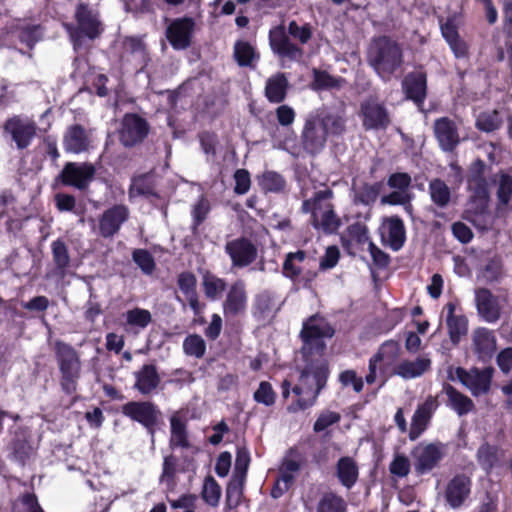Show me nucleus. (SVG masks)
I'll return each instance as SVG.
<instances>
[{"mask_svg": "<svg viewBox=\"0 0 512 512\" xmlns=\"http://www.w3.org/2000/svg\"><path fill=\"white\" fill-rule=\"evenodd\" d=\"M204 293L211 300L218 299L226 289V282L214 275H206L203 278Z\"/></svg>", "mask_w": 512, "mask_h": 512, "instance_id": "nucleus-52", "label": "nucleus"}, {"mask_svg": "<svg viewBox=\"0 0 512 512\" xmlns=\"http://www.w3.org/2000/svg\"><path fill=\"white\" fill-rule=\"evenodd\" d=\"M148 122L137 114H126L119 129L120 142L125 147H132L142 142L148 135Z\"/></svg>", "mask_w": 512, "mask_h": 512, "instance_id": "nucleus-14", "label": "nucleus"}, {"mask_svg": "<svg viewBox=\"0 0 512 512\" xmlns=\"http://www.w3.org/2000/svg\"><path fill=\"white\" fill-rule=\"evenodd\" d=\"M429 193L432 202L440 208H445L450 203V188L441 179L436 178L430 181Z\"/></svg>", "mask_w": 512, "mask_h": 512, "instance_id": "nucleus-42", "label": "nucleus"}, {"mask_svg": "<svg viewBox=\"0 0 512 512\" xmlns=\"http://www.w3.org/2000/svg\"><path fill=\"white\" fill-rule=\"evenodd\" d=\"M134 376L136 380L134 388L142 395L151 394L156 390L161 381L157 368L153 364L143 365L140 370L134 373Z\"/></svg>", "mask_w": 512, "mask_h": 512, "instance_id": "nucleus-29", "label": "nucleus"}, {"mask_svg": "<svg viewBox=\"0 0 512 512\" xmlns=\"http://www.w3.org/2000/svg\"><path fill=\"white\" fill-rule=\"evenodd\" d=\"M314 80L311 84L313 90H327L340 88L342 86V79L336 78L328 74L326 71L314 69Z\"/></svg>", "mask_w": 512, "mask_h": 512, "instance_id": "nucleus-49", "label": "nucleus"}, {"mask_svg": "<svg viewBox=\"0 0 512 512\" xmlns=\"http://www.w3.org/2000/svg\"><path fill=\"white\" fill-rule=\"evenodd\" d=\"M269 42L273 52L282 58L295 61L303 55L302 49L291 42L284 26H277L270 30Z\"/></svg>", "mask_w": 512, "mask_h": 512, "instance_id": "nucleus-23", "label": "nucleus"}, {"mask_svg": "<svg viewBox=\"0 0 512 512\" xmlns=\"http://www.w3.org/2000/svg\"><path fill=\"white\" fill-rule=\"evenodd\" d=\"M247 307V292L243 281L234 282L223 302V312L226 317H235L243 314Z\"/></svg>", "mask_w": 512, "mask_h": 512, "instance_id": "nucleus-25", "label": "nucleus"}, {"mask_svg": "<svg viewBox=\"0 0 512 512\" xmlns=\"http://www.w3.org/2000/svg\"><path fill=\"white\" fill-rule=\"evenodd\" d=\"M194 26V20L189 17L173 20L166 29V37L171 46L176 50L188 48L191 44Z\"/></svg>", "mask_w": 512, "mask_h": 512, "instance_id": "nucleus-20", "label": "nucleus"}, {"mask_svg": "<svg viewBox=\"0 0 512 512\" xmlns=\"http://www.w3.org/2000/svg\"><path fill=\"white\" fill-rule=\"evenodd\" d=\"M493 373L494 368L492 367H485L483 369L474 367L469 370L458 367L455 369L456 378L467 389H469L474 396L488 393L490 390Z\"/></svg>", "mask_w": 512, "mask_h": 512, "instance_id": "nucleus-9", "label": "nucleus"}, {"mask_svg": "<svg viewBox=\"0 0 512 512\" xmlns=\"http://www.w3.org/2000/svg\"><path fill=\"white\" fill-rule=\"evenodd\" d=\"M225 251L230 256L232 265L243 268L253 263L257 258L256 246L246 238L228 241Z\"/></svg>", "mask_w": 512, "mask_h": 512, "instance_id": "nucleus-21", "label": "nucleus"}, {"mask_svg": "<svg viewBox=\"0 0 512 512\" xmlns=\"http://www.w3.org/2000/svg\"><path fill=\"white\" fill-rule=\"evenodd\" d=\"M288 80L284 73H277L266 81L265 96L272 103H281L287 94Z\"/></svg>", "mask_w": 512, "mask_h": 512, "instance_id": "nucleus-34", "label": "nucleus"}, {"mask_svg": "<svg viewBox=\"0 0 512 512\" xmlns=\"http://www.w3.org/2000/svg\"><path fill=\"white\" fill-rule=\"evenodd\" d=\"M335 474L342 486L347 489L352 488L359 476L357 462L349 456L341 457L337 461Z\"/></svg>", "mask_w": 512, "mask_h": 512, "instance_id": "nucleus-32", "label": "nucleus"}, {"mask_svg": "<svg viewBox=\"0 0 512 512\" xmlns=\"http://www.w3.org/2000/svg\"><path fill=\"white\" fill-rule=\"evenodd\" d=\"M54 350L61 373V387L67 394L77 390L78 380L81 374V361L78 352L69 344L57 340Z\"/></svg>", "mask_w": 512, "mask_h": 512, "instance_id": "nucleus-4", "label": "nucleus"}, {"mask_svg": "<svg viewBox=\"0 0 512 512\" xmlns=\"http://www.w3.org/2000/svg\"><path fill=\"white\" fill-rule=\"evenodd\" d=\"M262 190L266 193H278L284 190L286 181L282 175L275 171H266L258 177Z\"/></svg>", "mask_w": 512, "mask_h": 512, "instance_id": "nucleus-45", "label": "nucleus"}, {"mask_svg": "<svg viewBox=\"0 0 512 512\" xmlns=\"http://www.w3.org/2000/svg\"><path fill=\"white\" fill-rule=\"evenodd\" d=\"M360 116L365 130H386L391 123L387 108L375 98H368L361 103Z\"/></svg>", "mask_w": 512, "mask_h": 512, "instance_id": "nucleus-10", "label": "nucleus"}, {"mask_svg": "<svg viewBox=\"0 0 512 512\" xmlns=\"http://www.w3.org/2000/svg\"><path fill=\"white\" fill-rule=\"evenodd\" d=\"M4 130L11 135L18 149H25L36 136L37 126L32 119L14 116L5 122Z\"/></svg>", "mask_w": 512, "mask_h": 512, "instance_id": "nucleus-15", "label": "nucleus"}, {"mask_svg": "<svg viewBox=\"0 0 512 512\" xmlns=\"http://www.w3.org/2000/svg\"><path fill=\"white\" fill-rule=\"evenodd\" d=\"M381 238L392 250H400L406 240L403 221L396 216L385 219L381 226Z\"/></svg>", "mask_w": 512, "mask_h": 512, "instance_id": "nucleus-27", "label": "nucleus"}, {"mask_svg": "<svg viewBox=\"0 0 512 512\" xmlns=\"http://www.w3.org/2000/svg\"><path fill=\"white\" fill-rule=\"evenodd\" d=\"M503 119L497 110L480 113L476 119V127L484 132H493L501 127Z\"/></svg>", "mask_w": 512, "mask_h": 512, "instance_id": "nucleus-47", "label": "nucleus"}, {"mask_svg": "<svg viewBox=\"0 0 512 512\" xmlns=\"http://www.w3.org/2000/svg\"><path fill=\"white\" fill-rule=\"evenodd\" d=\"M346 502L335 493H325L317 503L316 512H346Z\"/></svg>", "mask_w": 512, "mask_h": 512, "instance_id": "nucleus-46", "label": "nucleus"}, {"mask_svg": "<svg viewBox=\"0 0 512 512\" xmlns=\"http://www.w3.org/2000/svg\"><path fill=\"white\" fill-rule=\"evenodd\" d=\"M333 196L334 193L329 188L316 191L311 198L303 201L301 210L303 213H310L311 217L320 212L328 211L334 208L332 204Z\"/></svg>", "mask_w": 512, "mask_h": 512, "instance_id": "nucleus-31", "label": "nucleus"}, {"mask_svg": "<svg viewBox=\"0 0 512 512\" xmlns=\"http://www.w3.org/2000/svg\"><path fill=\"white\" fill-rule=\"evenodd\" d=\"M63 145L68 153L79 154L87 151L90 141L84 127L79 124L69 126L64 134Z\"/></svg>", "mask_w": 512, "mask_h": 512, "instance_id": "nucleus-28", "label": "nucleus"}, {"mask_svg": "<svg viewBox=\"0 0 512 512\" xmlns=\"http://www.w3.org/2000/svg\"><path fill=\"white\" fill-rule=\"evenodd\" d=\"M234 57L239 66H252L258 58L255 49L248 42L237 41L234 45Z\"/></svg>", "mask_w": 512, "mask_h": 512, "instance_id": "nucleus-48", "label": "nucleus"}, {"mask_svg": "<svg viewBox=\"0 0 512 512\" xmlns=\"http://www.w3.org/2000/svg\"><path fill=\"white\" fill-rule=\"evenodd\" d=\"M170 430L171 434L169 444L171 448L190 447L186 423L183 419L180 418L179 413H175L170 417Z\"/></svg>", "mask_w": 512, "mask_h": 512, "instance_id": "nucleus-37", "label": "nucleus"}, {"mask_svg": "<svg viewBox=\"0 0 512 512\" xmlns=\"http://www.w3.org/2000/svg\"><path fill=\"white\" fill-rule=\"evenodd\" d=\"M125 318L129 326L140 329H145L152 322L150 311L138 307L128 310Z\"/></svg>", "mask_w": 512, "mask_h": 512, "instance_id": "nucleus-50", "label": "nucleus"}, {"mask_svg": "<svg viewBox=\"0 0 512 512\" xmlns=\"http://www.w3.org/2000/svg\"><path fill=\"white\" fill-rule=\"evenodd\" d=\"M201 495L208 505L213 507L218 505L221 497V487L212 476L205 478Z\"/></svg>", "mask_w": 512, "mask_h": 512, "instance_id": "nucleus-53", "label": "nucleus"}, {"mask_svg": "<svg viewBox=\"0 0 512 512\" xmlns=\"http://www.w3.org/2000/svg\"><path fill=\"white\" fill-rule=\"evenodd\" d=\"M443 392L447 396V405L459 416L466 415L474 409L473 401L453 386L446 384Z\"/></svg>", "mask_w": 512, "mask_h": 512, "instance_id": "nucleus-33", "label": "nucleus"}, {"mask_svg": "<svg viewBox=\"0 0 512 512\" xmlns=\"http://www.w3.org/2000/svg\"><path fill=\"white\" fill-rule=\"evenodd\" d=\"M254 400L266 406H271L275 402V393L269 382L262 381L254 393Z\"/></svg>", "mask_w": 512, "mask_h": 512, "instance_id": "nucleus-60", "label": "nucleus"}, {"mask_svg": "<svg viewBox=\"0 0 512 512\" xmlns=\"http://www.w3.org/2000/svg\"><path fill=\"white\" fill-rule=\"evenodd\" d=\"M123 49L142 62L146 59V45L140 37H126L123 41Z\"/></svg>", "mask_w": 512, "mask_h": 512, "instance_id": "nucleus-55", "label": "nucleus"}, {"mask_svg": "<svg viewBox=\"0 0 512 512\" xmlns=\"http://www.w3.org/2000/svg\"><path fill=\"white\" fill-rule=\"evenodd\" d=\"M346 130V117L342 110L321 108L305 119L301 132V145L311 155L319 154L329 136H340Z\"/></svg>", "mask_w": 512, "mask_h": 512, "instance_id": "nucleus-2", "label": "nucleus"}, {"mask_svg": "<svg viewBox=\"0 0 512 512\" xmlns=\"http://www.w3.org/2000/svg\"><path fill=\"white\" fill-rule=\"evenodd\" d=\"M274 295L262 292L256 296L254 302V315L259 319L272 317L278 310Z\"/></svg>", "mask_w": 512, "mask_h": 512, "instance_id": "nucleus-39", "label": "nucleus"}, {"mask_svg": "<svg viewBox=\"0 0 512 512\" xmlns=\"http://www.w3.org/2000/svg\"><path fill=\"white\" fill-rule=\"evenodd\" d=\"M96 168L88 162H68L59 175L61 182L78 190H86L93 181Z\"/></svg>", "mask_w": 512, "mask_h": 512, "instance_id": "nucleus-12", "label": "nucleus"}, {"mask_svg": "<svg viewBox=\"0 0 512 512\" xmlns=\"http://www.w3.org/2000/svg\"><path fill=\"white\" fill-rule=\"evenodd\" d=\"M77 30L71 36L75 45L81 37L91 40L97 38L103 31L99 13L87 4H79L75 11Z\"/></svg>", "mask_w": 512, "mask_h": 512, "instance_id": "nucleus-8", "label": "nucleus"}, {"mask_svg": "<svg viewBox=\"0 0 512 512\" xmlns=\"http://www.w3.org/2000/svg\"><path fill=\"white\" fill-rule=\"evenodd\" d=\"M472 490V479L465 473L455 474L448 480L443 496L451 509H459L469 499Z\"/></svg>", "mask_w": 512, "mask_h": 512, "instance_id": "nucleus-13", "label": "nucleus"}, {"mask_svg": "<svg viewBox=\"0 0 512 512\" xmlns=\"http://www.w3.org/2000/svg\"><path fill=\"white\" fill-rule=\"evenodd\" d=\"M441 32L457 57L466 54V45L460 40L457 28L452 21L448 20L441 25Z\"/></svg>", "mask_w": 512, "mask_h": 512, "instance_id": "nucleus-44", "label": "nucleus"}, {"mask_svg": "<svg viewBox=\"0 0 512 512\" xmlns=\"http://www.w3.org/2000/svg\"><path fill=\"white\" fill-rule=\"evenodd\" d=\"M121 412L131 420L140 423L154 438L155 427L161 416L157 406L149 401H130L121 407Z\"/></svg>", "mask_w": 512, "mask_h": 512, "instance_id": "nucleus-7", "label": "nucleus"}, {"mask_svg": "<svg viewBox=\"0 0 512 512\" xmlns=\"http://www.w3.org/2000/svg\"><path fill=\"white\" fill-rule=\"evenodd\" d=\"M132 259L144 274L150 275L155 270L156 264L153 256L145 249H135Z\"/></svg>", "mask_w": 512, "mask_h": 512, "instance_id": "nucleus-54", "label": "nucleus"}, {"mask_svg": "<svg viewBox=\"0 0 512 512\" xmlns=\"http://www.w3.org/2000/svg\"><path fill=\"white\" fill-rule=\"evenodd\" d=\"M51 251L53 262L55 264L54 274L63 279L67 274V269L70 266V256L66 244L57 239L51 244Z\"/></svg>", "mask_w": 512, "mask_h": 512, "instance_id": "nucleus-35", "label": "nucleus"}, {"mask_svg": "<svg viewBox=\"0 0 512 512\" xmlns=\"http://www.w3.org/2000/svg\"><path fill=\"white\" fill-rule=\"evenodd\" d=\"M19 40L26 44L30 49L41 40L42 29L39 25L25 26L19 30Z\"/></svg>", "mask_w": 512, "mask_h": 512, "instance_id": "nucleus-56", "label": "nucleus"}, {"mask_svg": "<svg viewBox=\"0 0 512 512\" xmlns=\"http://www.w3.org/2000/svg\"><path fill=\"white\" fill-rule=\"evenodd\" d=\"M178 458L174 455L164 457L160 482L172 484L177 473Z\"/></svg>", "mask_w": 512, "mask_h": 512, "instance_id": "nucleus-57", "label": "nucleus"}, {"mask_svg": "<svg viewBox=\"0 0 512 512\" xmlns=\"http://www.w3.org/2000/svg\"><path fill=\"white\" fill-rule=\"evenodd\" d=\"M447 454V445L442 442H420L411 450L414 470L418 475L431 472L439 466Z\"/></svg>", "mask_w": 512, "mask_h": 512, "instance_id": "nucleus-5", "label": "nucleus"}, {"mask_svg": "<svg viewBox=\"0 0 512 512\" xmlns=\"http://www.w3.org/2000/svg\"><path fill=\"white\" fill-rule=\"evenodd\" d=\"M312 226L325 234H334L341 226V220L334 208L311 217Z\"/></svg>", "mask_w": 512, "mask_h": 512, "instance_id": "nucleus-36", "label": "nucleus"}, {"mask_svg": "<svg viewBox=\"0 0 512 512\" xmlns=\"http://www.w3.org/2000/svg\"><path fill=\"white\" fill-rule=\"evenodd\" d=\"M471 349L479 361L488 362L497 350L495 333L485 327H478L471 335Z\"/></svg>", "mask_w": 512, "mask_h": 512, "instance_id": "nucleus-19", "label": "nucleus"}, {"mask_svg": "<svg viewBox=\"0 0 512 512\" xmlns=\"http://www.w3.org/2000/svg\"><path fill=\"white\" fill-rule=\"evenodd\" d=\"M475 305L478 315L487 323H495L501 317L502 306L499 297L487 288L474 290Z\"/></svg>", "mask_w": 512, "mask_h": 512, "instance_id": "nucleus-18", "label": "nucleus"}, {"mask_svg": "<svg viewBox=\"0 0 512 512\" xmlns=\"http://www.w3.org/2000/svg\"><path fill=\"white\" fill-rule=\"evenodd\" d=\"M380 191L379 184L353 183L354 201L363 205L374 203Z\"/></svg>", "mask_w": 512, "mask_h": 512, "instance_id": "nucleus-43", "label": "nucleus"}, {"mask_svg": "<svg viewBox=\"0 0 512 512\" xmlns=\"http://www.w3.org/2000/svg\"><path fill=\"white\" fill-rule=\"evenodd\" d=\"M340 414L333 411H324L322 412L317 420L314 423V431L315 432H321L328 428L329 426L337 423L340 421Z\"/></svg>", "mask_w": 512, "mask_h": 512, "instance_id": "nucleus-63", "label": "nucleus"}, {"mask_svg": "<svg viewBox=\"0 0 512 512\" xmlns=\"http://www.w3.org/2000/svg\"><path fill=\"white\" fill-rule=\"evenodd\" d=\"M477 459L480 466L488 471L492 469V467L497 462L496 450L494 447L484 444L479 447L477 451Z\"/></svg>", "mask_w": 512, "mask_h": 512, "instance_id": "nucleus-58", "label": "nucleus"}, {"mask_svg": "<svg viewBox=\"0 0 512 512\" xmlns=\"http://www.w3.org/2000/svg\"><path fill=\"white\" fill-rule=\"evenodd\" d=\"M304 463V458L295 449H290L284 457L279 468V474L283 477L287 476L294 482L295 475L299 472Z\"/></svg>", "mask_w": 512, "mask_h": 512, "instance_id": "nucleus-41", "label": "nucleus"}, {"mask_svg": "<svg viewBox=\"0 0 512 512\" xmlns=\"http://www.w3.org/2000/svg\"><path fill=\"white\" fill-rule=\"evenodd\" d=\"M129 215V208L123 204H115L106 209L98 220L99 234L103 238H112L129 219Z\"/></svg>", "mask_w": 512, "mask_h": 512, "instance_id": "nucleus-16", "label": "nucleus"}, {"mask_svg": "<svg viewBox=\"0 0 512 512\" xmlns=\"http://www.w3.org/2000/svg\"><path fill=\"white\" fill-rule=\"evenodd\" d=\"M250 464V454L249 451L242 447L237 449L234 474L226 488V501L230 507L237 506L241 492L242 486L246 479L247 471Z\"/></svg>", "mask_w": 512, "mask_h": 512, "instance_id": "nucleus-11", "label": "nucleus"}, {"mask_svg": "<svg viewBox=\"0 0 512 512\" xmlns=\"http://www.w3.org/2000/svg\"><path fill=\"white\" fill-rule=\"evenodd\" d=\"M447 311L446 324L450 340L454 344H458L462 336L468 331V319L463 314H456V305L449 302L445 305Z\"/></svg>", "mask_w": 512, "mask_h": 512, "instance_id": "nucleus-30", "label": "nucleus"}, {"mask_svg": "<svg viewBox=\"0 0 512 512\" xmlns=\"http://www.w3.org/2000/svg\"><path fill=\"white\" fill-rule=\"evenodd\" d=\"M512 196V178L509 175H502L497 191V197L502 205H507Z\"/></svg>", "mask_w": 512, "mask_h": 512, "instance_id": "nucleus-64", "label": "nucleus"}, {"mask_svg": "<svg viewBox=\"0 0 512 512\" xmlns=\"http://www.w3.org/2000/svg\"><path fill=\"white\" fill-rule=\"evenodd\" d=\"M482 206L483 208L479 204L468 205L465 218L476 228L487 230L492 226V216L488 210V204Z\"/></svg>", "mask_w": 512, "mask_h": 512, "instance_id": "nucleus-38", "label": "nucleus"}, {"mask_svg": "<svg viewBox=\"0 0 512 512\" xmlns=\"http://www.w3.org/2000/svg\"><path fill=\"white\" fill-rule=\"evenodd\" d=\"M339 381L345 387L352 385L353 390L356 393H360L364 387L363 379L361 377H358L357 373L354 370L350 369L340 373Z\"/></svg>", "mask_w": 512, "mask_h": 512, "instance_id": "nucleus-62", "label": "nucleus"}, {"mask_svg": "<svg viewBox=\"0 0 512 512\" xmlns=\"http://www.w3.org/2000/svg\"><path fill=\"white\" fill-rule=\"evenodd\" d=\"M486 164L481 159H476L469 167L467 175V189L469 191L468 205L489 204V184L485 175Z\"/></svg>", "mask_w": 512, "mask_h": 512, "instance_id": "nucleus-6", "label": "nucleus"}, {"mask_svg": "<svg viewBox=\"0 0 512 512\" xmlns=\"http://www.w3.org/2000/svg\"><path fill=\"white\" fill-rule=\"evenodd\" d=\"M183 351L188 356L202 358L206 351V343L198 334L189 335L183 341Z\"/></svg>", "mask_w": 512, "mask_h": 512, "instance_id": "nucleus-51", "label": "nucleus"}, {"mask_svg": "<svg viewBox=\"0 0 512 512\" xmlns=\"http://www.w3.org/2000/svg\"><path fill=\"white\" fill-rule=\"evenodd\" d=\"M431 368L432 360L430 356L423 354L414 359H403L398 362L392 370V375H396L403 380H412L422 377Z\"/></svg>", "mask_w": 512, "mask_h": 512, "instance_id": "nucleus-22", "label": "nucleus"}, {"mask_svg": "<svg viewBox=\"0 0 512 512\" xmlns=\"http://www.w3.org/2000/svg\"><path fill=\"white\" fill-rule=\"evenodd\" d=\"M434 136L444 152H453L461 142L458 125L448 117H441L433 123Z\"/></svg>", "mask_w": 512, "mask_h": 512, "instance_id": "nucleus-17", "label": "nucleus"}, {"mask_svg": "<svg viewBox=\"0 0 512 512\" xmlns=\"http://www.w3.org/2000/svg\"><path fill=\"white\" fill-rule=\"evenodd\" d=\"M410 461L404 454H396L389 465L391 474L397 477H406L410 472Z\"/></svg>", "mask_w": 512, "mask_h": 512, "instance_id": "nucleus-59", "label": "nucleus"}, {"mask_svg": "<svg viewBox=\"0 0 512 512\" xmlns=\"http://www.w3.org/2000/svg\"><path fill=\"white\" fill-rule=\"evenodd\" d=\"M288 33L301 44H306L312 37V30L309 24L298 25L296 21H291L288 25Z\"/></svg>", "mask_w": 512, "mask_h": 512, "instance_id": "nucleus-61", "label": "nucleus"}, {"mask_svg": "<svg viewBox=\"0 0 512 512\" xmlns=\"http://www.w3.org/2000/svg\"><path fill=\"white\" fill-rule=\"evenodd\" d=\"M402 88L407 99L412 100L418 107H421L427 94V78L422 71L408 73L403 81Z\"/></svg>", "mask_w": 512, "mask_h": 512, "instance_id": "nucleus-26", "label": "nucleus"}, {"mask_svg": "<svg viewBox=\"0 0 512 512\" xmlns=\"http://www.w3.org/2000/svg\"><path fill=\"white\" fill-rule=\"evenodd\" d=\"M400 353V344L394 340L385 341L379 347L378 351L374 355L381 363H383V366L380 367L381 374H384L385 366L392 364L399 358Z\"/></svg>", "mask_w": 512, "mask_h": 512, "instance_id": "nucleus-40", "label": "nucleus"}, {"mask_svg": "<svg viewBox=\"0 0 512 512\" xmlns=\"http://www.w3.org/2000/svg\"><path fill=\"white\" fill-rule=\"evenodd\" d=\"M437 407V400L431 395H429L422 404L417 406L409 430V439L411 441L418 439L427 429Z\"/></svg>", "mask_w": 512, "mask_h": 512, "instance_id": "nucleus-24", "label": "nucleus"}, {"mask_svg": "<svg viewBox=\"0 0 512 512\" xmlns=\"http://www.w3.org/2000/svg\"><path fill=\"white\" fill-rule=\"evenodd\" d=\"M367 60L378 76L384 81H389L393 73L402 65V49L394 40L382 36L371 42Z\"/></svg>", "mask_w": 512, "mask_h": 512, "instance_id": "nucleus-3", "label": "nucleus"}, {"mask_svg": "<svg viewBox=\"0 0 512 512\" xmlns=\"http://www.w3.org/2000/svg\"><path fill=\"white\" fill-rule=\"evenodd\" d=\"M333 335L334 329L322 317L312 316L303 323L300 332L303 341L301 353L306 366L301 372L299 383L293 388V392L298 396L297 405L301 410L313 406L326 385L329 369L327 361L322 358L326 349L324 340Z\"/></svg>", "mask_w": 512, "mask_h": 512, "instance_id": "nucleus-1", "label": "nucleus"}]
</instances>
